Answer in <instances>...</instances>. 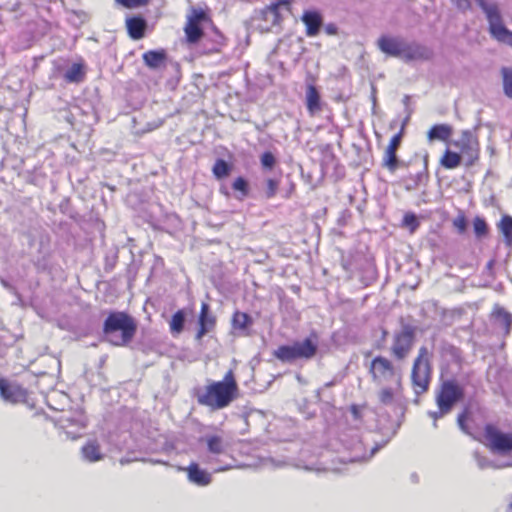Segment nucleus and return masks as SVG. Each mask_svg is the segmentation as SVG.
Masks as SVG:
<instances>
[{
    "label": "nucleus",
    "mask_w": 512,
    "mask_h": 512,
    "mask_svg": "<svg viewBox=\"0 0 512 512\" xmlns=\"http://www.w3.org/2000/svg\"><path fill=\"white\" fill-rule=\"evenodd\" d=\"M405 130H399L389 141L384 156L382 159L383 167L387 168L390 172L396 171L399 166L396 152L401 145Z\"/></svg>",
    "instance_id": "obj_12"
},
{
    "label": "nucleus",
    "mask_w": 512,
    "mask_h": 512,
    "mask_svg": "<svg viewBox=\"0 0 512 512\" xmlns=\"http://www.w3.org/2000/svg\"><path fill=\"white\" fill-rule=\"evenodd\" d=\"M182 470L187 472L188 480L197 486H207L212 481L211 474L201 469L195 462L190 463Z\"/></svg>",
    "instance_id": "obj_20"
},
{
    "label": "nucleus",
    "mask_w": 512,
    "mask_h": 512,
    "mask_svg": "<svg viewBox=\"0 0 512 512\" xmlns=\"http://www.w3.org/2000/svg\"><path fill=\"white\" fill-rule=\"evenodd\" d=\"M457 424L462 432L483 444L490 452L504 456L512 453V432H503L492 422L480 428L470 406H465L458 414Z\"/></svg>",
    "instance_id": "obj_2"
},
{
    "label": "nucleus",
    "mask_w": 512,
    "mask_h": 512,
    "mask_svg": "<svg viewBox=\"0 0 512 512\" xmlns=\"http://www.w3.org/2000/svg\"><path fill=\"white\" fill-rule=\"evenodd\" d=\"M463 396L464 390L455 380H446L440 384L435 402L439 409L451 412L454 405L462 400Z\"/></svg>",
    "instance_id": "obj_9"
},
{
    "label": "nucleus",
    "mask_w": 512,
    "mask_h": 512,
    "mask_svg": "<svg viewBox=\"0 0 512 512\" xmlns=\"http://www.w3.org/2000/svg\"><path fill=\"white\" fill-rule=\"evenodd\" d=\"M502 86L505 96L512 99V67H503L501 69Z\"/></svg>",
    "instance_id": "obj_32"
},
{
    "label": "nucleus",
    "mask_w": 512,
    "mask_h": 512,
    "mask_svg": "<svg viewBox=\"0 0 512 512\" xmlns=\"http://www.w3.org/2000/svg\"><path fill=\"white\" fill-rule=\"evenodd\" d=\"M375 135L379 138L380 135L378 134V132L375 130Z\"/></svg>",
    "instance_id": "obj_53"
},
{
    "label": "nucleus",
    "mask_w": 512,
    "mask_h": 512,
    "mask_svg": "<svg viewBox=\"0 0 512 512\" xmlns=\"http://www.w3.org/2000/svg\"><path fill=\"white\" fill-rule=\"evenodd\" d=\"M295 192V184L291 183L289 189L284 194V198L288 199L290 198Z\"/></svg>",
    "instance_id": "obj_47"
},
{
    "label": "nucleus",
    "mask_w": 512,
    "mask_h": 512,
    "mask_svg": "<svg viewBox=\"0 0 512 512\" xmlns=\"http://www.w3.org/2000/svg\"><path fill=\"white\" fill-rule=\"evenodd\" d=\"M166 57L167 55L164 49L149 50L146 51L142 56L145 65L150 69H159L164 67Z\"/></svg>",
    "instance_id": "obj_23"
},
{
    "label": "nucleus",
    "mask_w": 512,
    "mask_h": 512,
    "mask_svg": "<svg viewBox=\"0 0 512 512\" xmlns=\"http://www.w3.org/2000/svg\"><path fill=\"white\" fill-rule=\"evenodd\" d=\"M86 75V66L82 61L73 63L63 74L67 83H80Z\"/></svg>",
    "instance_id": "obj_24"
},
{
    "label": "nucleus",
    "mask_w": 512,
    "mask_h": 512,
    "mask_svg": "<svg viewBox=\"0 0 512 512\" xmlns=\"http://www.w3.org/2000/svg\"><path fill=\"white\" fill-rule=\"evenodd\" d=\"M417 178L420 182L426 181L428 179L427 169L425 168L423 172L418 173Z\"/></svg>",
    "instance_id": "obj_48"
},
{
    "label": "nucleus",
    "mask_w": 512,
    "mask_h": 512,
    "mask_svg": "<svg viewBox=\"0 0 512 512\" xmlns=\"http://www.w3.org/2000/svg\"><path fill=\"white\" fill-rule=\"evenodd\" d=\"M223 470H225V469L224 468L223 469H217L216 472H221Z\"/></svg>",
    "instance_id": "obj_54"
},
{
    "label": "nucleus",
    "mask_w": 512,
    "mask_h": 512,
    "mask_svg": "<svg viewBox=\"0 0 512 512\" xmlns=\"http://www.w3.org/2000/svg\"><path fill=\"white\" fill-rule=\"evenodd\" d=\"M403 225L408 227L411 233H414L419 227V221L414 213H406L403 217Z\"/></svg>",
    "instance_id": "obj_35"
},
{
    "label": "nucleus",
    "mask_w": 512,
    "mask_h": 512,
    "mask_svg": "<svg viewBox=\"0 0 512 512\" xmlns=\"http://www.w3.org/2000/svg\"><path fill=\"white\" fill-rule=\"evenodd\" d=\"M432 358V351L427 346H421L413 360L410 383L417 396L423 395L429 390L433 376Z\"/></svg>",
    "instance_id": "obj_5"
},
{
    "label": "nucleus",
    "mask_w": 512,
    "mask_h": 512,
    "mask_svg": "<svg viewBox=\"0 0 512 512\" xmlns=\"http://www.w3.org/2000/svg\"><path fill=\"white\" fill-rule=\"evenodd\" d=\"M318 351V335L313 332L302 341H295L291 345H280L273 355L283 363H293L297 360H310Z\"/></svg>",
    "instance_id": "obj_6"
},
{
    "label": "nucleus",
    "mask_w": 512,
    "mask_h": 512,
    "mask_svg": "<svg viewBox=\"0 0 512 512\" xmlns=\"http://www.w3.org/2000/svg\"><path fill=\"white\" fill-rule=\"evenodd\" d=\"M408 119H409V115L406 116L405 119L402 121L400 128H405L406 127V125L408 123Z\"/></svg>",
    "instance_id": "obj_50"
},
{
    "label": "nucleus",
    "mask_w": 512,
    "mask_h": 512,
    "mask_svg": "<svg viewBox=\"0 0 512 512\" xmlns=\"http://www.w3.org/2000/svg\"><path fill=\"white\" fill-rule=\"evenodd\" d=\"M253 318L246 312L234 311L231 317L232 330L240 335L249 336L253 326Z\"/></svg>",
    "instance_id": "obj_18"
},
{
    "label": "nucleus",
    "mask_w": 512,
    "mask_h": 512,
    "mask_svg": "<svg viewBox=\"0 0 512 512\" xmlns=\"http://www.w3.org/2000/svg\"><path fill=\"white\" fill-rule=\"evenodd\" d=\"M368 372L372 382L379 386L402 379L401 372L394 363L382 355H378L371 360Z\"/></svg>",
    "instance_id": "obj_8"
},
{
    "label": "nucleus",
    "mask_w": 512,
    "mask_h": 512,
    "mask_svg": "<svg viewBox=\"0 0 512 512\" xmlns=\"http://www.w3.org/2000/svg\"><path fill=\"white\" fill-rule=\"evenodd\" d=\"M185 312L183 310L176 311L169 322V329L173 335H179L184 330Z\"/></svg>",
    "instance_id": "obj_30"
},
{
    "label": "nucleus",
    "mask_w": 512,
    "mask_h": 512,
    "mask_svg": "<svg viewBox=\"0 0 512 512\" xmlns=\"http://www.w3.org/2000/svg\"><path fill=\"white\" fill-rule=\"evenodd\" d=\"M279 181L269 178L266 180V197L268 199L273 198L276 195V192L278 190Z\"/></svg>",
    "instance_id": "obj_38"
},
{
    "label": "nucleus",
    "mask_w": 512,
    "mask_h": 512,
    "mask_svg": "<svg viewBox=\"0 0 512 512\" xmlns=\"http://www.w3.org/2000/svg\"><path fill=\"white\" fill-rule=\"evenodd\" d=\"M409 100H410V97H409L408 95H405V96H404V100H403V101H404L405 106H407V105H408V101H409Z\"/></svg>",
    "instance_id": "obj_51"
},
{
    "label": "nucleus",
    "mask_w": 512,
    "mask_h": 512,
    "mask_svg": "<svg viewBox=\"0 0 512 512\" xmlns=\"http://www.w3.org/2000/svg\"><path fill=\"white\" fill-rule=\"evenodd\" d=\"M281 4H289L288 0H281L278 3H274L269 7V12L273 14L274 20L276 21L279 18V6Z\"/></svg>",
    "instance_id": "obj_41"
},
{
    "label": "nucleus",
    "mask_w": 512,
    "mask_h": 512,
    "mask_svg": "<svg viewBox=\"0 0 512 512\" xmlns=\"http://www.w3.org/2000/svg\"><path fill=\"white\" fill-rule=\"evenodd\" d=\"M453 227L460 233L463 234L466 231L467 228V219L463 212H460L454 219H453Z\"/></svg>",
    "instance_id": "obj_36"
},
{
    "label": "nucleus",
    "mask_w": 512,
    "mask_h": 512,
    "mask_svg": "<svg viewBox=\"0 0 512 512\" xmlns=\"http://www.w3.org/2000/svg\"><path fill=\"white\" fill-rule=\"evenodd\" d=\"M485 13L489 24V32L497 41L512 47V31L503 24L499 7L496 3H488L486 0H474Z\"/></svg>",
    "instance_id": "obj_7"
},
{
    "label": "nucleus",
    "mask_w": 512,
    "mask_h": 512,
    "mask_svg": "<svg viewBox=\"0 0 512 512\" xmlns=\"http://www.w3.org/2000/svg\"><path fill=\"white\" fill-rule=\"evenodd\" d=\"M453 4L459 9L466 10L470 7L469 0H452Z\"/></svg>",
    "instance_id": "obj_45"
},
{
    "label": "nucleus",
    "mask_w": 512,
    "mask_h": 512,
    "mask_svg": "<svg viewBox=\"0 0 512 512\" xmlns=\"http://www.w3.org/2000/svg\"><path fill=\"white\" fill-rule=\"evenodd\" d=\"M307 108L310 112H316L321 109L320 95L316 87L308 85L306 91Z\"/></svg>",
    "instance_id": "obj_27"
},
{
    "label": "nucleus",
    "mask_w": 512,
    "mask_h": 512,
    "mask_svg": "<svg viewBox=\"0 0 512 512\" xmlns=\"http://www.w3.org/2000/svg\"><path fill=\"white\" fill-rule=\"evenodd\" d=\"M239 387L234 372L229 370L220 381H212L197 394V402L215 411L228 407L238 397Z\"/></svg>",
    "instance_id": "obj_3"
},
{
    "label": "nucleus",
    "mask_w": 512,
    "mask_h": 512,
    "mask_svg": "<svg viewBox=\"0 0 512 512\" xmlns=\"http://www.w3.org/2000/svg\"><path fill=\"white\" fill-rule=\"evenodd\" d=\"M27 390L21 385L0 379V395L11 403L24 402L27 399Z\"/></svg>",
    "instance_id": "obj_14"
},
{
    "label": "nucleus",
    "mask_w": 512,
    "mask_h": 512,
    "mask_svg": "<svg viewBox=\"0 0 512 512\" xmlns=\"http://www.w3.org/2000/svg\"><path fill=\"white\" fill-rule=\"evenodd\" d=\"M433 56V52L430 48L419 44V43H408L405 41L403 47V53L401 59L405 62L415 61V60H429Z\"/></svg>",
    "instance_id": "obj_15"
},
{
    "label": "nucleus",
    "mask_w": 512,
    "mask_h": 512,
    "mask_svg": "<svg viewBox=\"0 0 512 512\" xmlns=\"http://www.w3.org/2000/svg\"><path fill=\"white\" fill-rule=\"evenodd\" d=\"M497 226L504 237L505 243L509 246L512 245V217L509 215L502 216Z\"/></svg>",
    "instance_id": "obj_29"
},
{
    "label": "nucleus",
    "mask_w": 512,
    "mask_h": 512,
    "mask_svg": "<svg viewBox=\"0 0 512 512\" xmlns=\"http://www.w3.org/2000/svg\"><path fill=\"white\" fill-rule=\"evenodd\" d=\"M118 3L127 8H134L146 5L148 0H116Z\"/></svg>",
    "instance_id": "obj_40"
},
{
    "label": "nucleus",
    "mask_w": 512,
    "mask_h": 512,
    "mask_svg": "<svg viewBox=\"0 0 512 512\" xmlns=\"http://www.w3.org/2000/svg\"><path fill=\"white\" fill-rule=\"evenodd\" d=\"M185 34L187 41L190 43H196L200 39L203 38V32L198 23H195L194 20H188V23L185 26Z\"/></svg>",
    "instance_id": "obj_28"
},
{
    "label": "nucleus",
    "mask_w": 512,
    "mask_h": 512,
    "mask_svg": "<svg viewBox=\"0 0 512 512\" xmlns=\"http://www.w3.org/2000/svg\"><path fill=\"white\" fill-rule=\"evenodd\" d=\"M261 165L265 169H272L275 166L276 159L270 151H266L261 155Z\"/></svg>",
    "instance_id": "obj_37"
},
{
    "label": "nucleus",
    "mask_w": 512,
    "mask_h": 512,
    "mask_svg": "<svg viewBox=\"0 0 512 512\" xmlns=\"http://www.w3.org/2000/svg\"><path fill=\"white\" fill-rule=\"evenodd\" d=\"M508 512H512V501L510 502V504L508 505Z\"/></svg>",
    "instance_id": "obj_52"
},
{
    "label": "nucleus",
    "mask_w": 512,
    "mask_h": 512,
    "mask_svg": "<svg viewBox=\"0 0 512 512\" xmlns=\"http://www.w3.org/2000/svg\"><path fill=\"white\" fill-rule=\"evenodd\" d=\"M216 322L215 315L210 312L209 304L203 302L198 316V329L195 339L200 341L207 333L213 331L216 327Z\"/></svg>",
    "instance_id": "obj_13"
},
{
    "label": "nucleus",
    "mask_w": 512,
    "mask_h": 512,
    "mask_svg": "<svg viewBox=\"0 0 512 512\" xmlns=\"http://www.w3.org/2000/svg\"><path fill=\"white\" fill-rule=\"evenodd\" d=\"M350 412L355 420H362V413L358 405L352 404L350 406Z\"/></svg>",
    "instance_id": "obj_44"
},
{
    "label": "nucleus",
    "mask_w": 512,
    "mask_h": 512,
    "mask_svg": "<svg viewBox=\"0 0 512 512\" xmlns=\"http://www.w3.org/2000/svg\"><path fill=\"white\" fill-rule=\"evenodd\" d=\"M86 427L84 421L81 420H72V419H64L61 420V428L67 439L76 440L83 436L81 432Z\"/></svg>",
    "instance_id": "obj_22"
},
{
    "label": "nucleus",
    "mask_w": 512,
    "mask_h": 512,
    "mask_svg": "<svg viewBox=\"0 0 512 512\" xmlns=\"http://www.w3.org/2000/svg\"><path fill=\"white\" fill-rule=\"evenodd\" d=\"M430 128L438 129V128H450V127L446 124H433Z\"/></svg>",
    "instance_id": "obj_49"
},
{
    "label": "nucleus",
    "mask_w": 512,
    "mask_h": 512,
    "mask_svg": "<svg viewBox=\"0 0 512 512\" xmlns=\"http://www.w3.org/2000/svg\"><path fill=\"white\" fill-rule=\"evenodd\" d=\"M82 459L87 462L96 461V442L94 440L88 441L81 449Z\"/></svg>",
    "instance_id": "obj_33"
},
{
    "label": "nucleus",
    "mask_w": 512,
    "mask_h": 512,
    "mask_svg": "<svg viewBox=\"0 0 512 512\" xmlns=\"http://www.w3.org/2000/svg\"><path fill=\"white\" fill-rule=\"evenodd\" d=\"M473 228L477 237H484L488 234V226L486 221L481 217H475L473 220Z\"/></svg>",
    "instance_id": "obj_34"
},
{
    "label": "nucleus",
    "mask_w": 512,
    "mask_h": 512,
    "mask_svg": "<svg viewBox=\"0 0 512 512\" xmlns=\"http://www.w3.org/2000/svg\"><path fill=\"white\" fill-rule=\"evenodd\" d=\"M324 30L328 35H335L337 33V26L334 23H328L324 26Z\"/></svg>",
    "instance_id": "obj_46"
},
{
    "label": "nucleus",
    "mask_w": 512,
    "mask_h": 512,
    "mask_svg": "<svg viewBox=\"0 0 512 512\" xmlns=\"http://www.w3.org/2000/svg\"><path fill=\"white\" fill-rule=\"evenodd\" d=\"M137 320L127 312L112 311L103 322V339L116 347L128 346L136 336Z\"/></svg>",
    "instance_id": "obj_4"
},
{
    "label": "nucleus",
    "mask_w": 512,
    "mask_h": 512,
    "mask_svg": "<svg viewBox=\"0 0 512 512\" xmlns=\"http://www.w3.org/2000/svg\"><path fill=\"white\" fill-rule=\"evenodd\" d=\"M428 139H438L446 144L440 165L452 170L463 161L465 167L474 166L480 159V142L472 130H429Z\"/></svg>",
    "instance_id": "obj_1"
},
{
    "label": "nucleus",
    "mask_w": 512,
    "mask_h": 512,
    "mask_svg": "<svg viewBox=\"0 0 512 512\" xmlns=\"http://www.w3.org/2000/svg\"><path fill=\"white\" fill-rule=\"evenodd\" d=\"M405 41L398 37L381 36L378 40L379 49L388 56L401 58Z\"/></svg>",
    "instance_id": "obj_17"
},
{
    "label": "nucleus",
    "mask_w": 512,
    "mask_h": 512,
    "mask_svg": "<svg viewBox=\"0 0 512 512\" xmlns=\"http://www.w3.org/2000/svg\"><path fill=\"white\" fill-rule=\"evenodd\" d=\"M126 26L128 35L134 40H139L144 37L145 30L147 27L146 20L141 16H133L127 18Z\"/></svg>",
    "instance_id": "obj_21"
},
{
    "label": "nucleus",
    "mask_w": 512,
    "mask_h": 512,
    "mask_svg": "<svg viewBox=\"0 0 512 512\" xmlns=\"http://www.w3.org/2000/svg\"><path fill=\"white\" fill-rule=\"evenodd\" d=\"M205 17V13L202 10L193 9L192 15L188 20H194L195 23L199 24V21Z\"/></svg>",
    "instance_id": "obj_43"
},
{
    "label": "nucleus",
    "mask_w": 512,
    "mask_h": 512,
    "mask_svg": "<svg viewBox=\"0 0 512 512\" xmlns=\"http://www.w3.org/2000/svg\"><path fill=\"white\" fill-rule=\"evenodd\" d=\"M403 391L402 379L391 382V385L384 384L377 392L378 402L382 406H393L403 397Z\"/></svg>",
    "instance_id": "obj_11"
},
{
    "label": "nucleus",
    "mask_w": 512,
    "mask_h": 512,
    "mask_svg": "<svg viewBox=\"0 0 512 512\" xmlns=\"http://www.w3.org/2000/svg\"><path fill=\"white\" fill-rule=\"evenodd\" d=\"M415 342V327L405 325L394 334L391 354L396 360H404L411 352Z\"/></svg>",
    "instance_id": "obj_10"
},
{
    "label": "nucleus",
    "mask_w": 512,
    "mask_h": 512,
    "mask_svg": "<svg viewBox=\"0 0 512 512\" xmlns=\"http://www.w3.org/2000/svg\"><path fill=\"white\" fill-rule=\"evenodd\" d=\"M301 20L306 27V35L314 37L318 35L323 24L322 15L315 10H305L301 16Z\"/></svg>",
    "instance_id": "obj_19"
},
{
    "label": "nucleus",
    "mask_w": 512,
    "mask_h": 512,
    "mask_svg": "<svg viewBox=\"0 0 512 512\" xmlns=\"http://www.w3.org/2000/svg\"><path fill=\"white\" fill-rule=\"evenodd\" d=\"M450 412H444L442 409H439L437 411H430L428 412V416L433 419L434 426L437 427V421L444 417L445 415L449 414Z\"/></svg>",
    "instance_id": "obj_42"
},
{
    "label": "nucleus",
    "mask_w": 512,
    "mask_h": 512,
    "mask_svg": "<svg viewBox=\"0 0 512 512\" xmlns=\"http://www.w3.org/2000/svg\"><path fill=\"white\" fill-rule=\"evenodd\" d=\"M491 316L503 326L505 334L510 333L512 329V314L510 312L499 304H495Z\"/></svg>",
    "instance_id": "obj_25"
},
{
    "label": "nucleus",
    "mask_w": 512,
    "mask_h": 512,
    "mask_svg": "<svg viewBox=\"0 0 512 512\" xmlns=\"http://www.w3.org/2000/svg\"><path fill=\"white\" fill-rule=\"evenodd\" d=\"M225 45L224 36L216 28L211 33H205L200 43L201 52L210 54L219 52Z\"/></svg>",
    "instance_id": "obj_16"
},
{
    "label": "nucleus",
    "mask_w": 512,
    "mask_h": 512,
    "mask_svg": "<svg viewBox=\"0 0 512 512\" xmlns=\"http://www.w3.org/2000/svg\"><path fill=\"white\" fill-rule=\"evenodd\" d=\"M204 440L210 453L220 455L225 452L226 444L222 436L216 434L207 435Z\"/></svg>",
    "instance_id": "obj_26"
},
{
    "label": "nucleus",
    "mask_w": 512,
    "mask_h": 512,
    "mask_svg": "<svg viewBox=\"0 0 512 512\" xmlns=\"http://www.w3.org/2000/svg\"><path fill=\"white\" fill-rule=\"evenodd\" d=\"M232 166L223 159H217L213 165L212 172L217 179L227 177L231 172Z\"/></svg>",
    "instance_id": "obj_31"
},
{
    "label": "nucleus",
    "mask_w": 512,
    "mask_h": 512,
    "mask_svg": "<svg viewBox=\"0 0 512 512\" xmlns=\"http://www.w3.org/2000/svg\"><path fill=\"white\" fill-rule=\"evenodd\" d=\"M232 188L235 191L242 192L243 195L248 193V183L243 177H237L232 184Z\"/></svg>",
    "instance_id": "obj_39"
}]
</instances>
